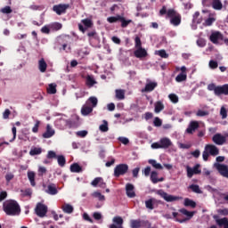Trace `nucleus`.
I'll use <instances>...</instances> for the list:
<instances>
[{
	"label": "nucleus",
	"mask_w": 228,
	"mask_h": 228,
	"mask_svg": "<svg viewBox=\"0 0 228 228\" xmlns=\"http://www.w3.org/2000/svg\"><path fill=\"white\" fill-rule=\"evenodd\" d=\"M45 192L48 193V195H56L58 193V189L56 188V184L50 183L47 186V190H45Z\"/></svg>",
	"instance_id": "5701e85b"
},
{
	"label": "nucleus",
	"mask_w": 228,
	"mask_h": 228,
	"mask_svg": "<svg viewBox=\"0 0 228 228\" xmlns=\"http://www.w3.org/2000/svg\"><path fill=\"white\" fill-rule=\"evenodd\" d=\"M214 220H216V224L218 227H224V228H228V218L224 217V218H218V216H214Z\"/></svg>",
	"instance_id": "f3484780"
},
{
	"label": "nucleus",
	"mask_w": 228,
	"mask_h": 228,
	"mask_svg": "<svg viewBox=\"0 0 228 228\" xmlns=\"http://www.w3.org/2000/svg\"><path fill=\"white\" fill-rule=\"evenodd\" d=\"M216 21V19L213 18V17H209L208 18L204 23L203 26L205 27H209V26H213V23Z\"/></svg>",
	"instance_id": "58836bf2"
},
{
	"label": "nucleus",
	"mask_w": 228,
	"mask_h": 228,
	"mask_svg": "<svg viewBox=\"0 0 228 228\" xmlns=\"http://www.w3.org/2000/svg\"><path fill=\"white\" fill-rule=\"evenodd\" d=\"M208 65L212 69H218V62L216 61H214V60L209 61Z\"/></svg>",
	"instance_id": "13d9d810"
},
{
	"label": "nucleus",
	"mask_w": 228,
	"mask_h": 228,
	"mask_svg": "<svg viewBox=\"0 0 228 228\" xmlns=\"http://www.w3.org/2000/svg\"><path fill=\"white\" fill-rule=\"evenodd\" d=\"M46 158L48 159H54V158H58V157L56 156V152H54L53 151H49L48 153H47Z\"/></svg>",
	"instance_id": "052dcab7"
},
{
	"label": "nucleus",
	"mask_w": 228,
	"mask_h": 228,
	"mask_svg": "<svg viewBox=\"0 0 228 228\" xmlns=\"http://www.w3.org/2000/svg\"><path fill=\"white\" fill-rule=\"evenodd\" d=\"M153 124L155 126V127H161V126L163 125V121L159 118H155Z\"/></svg>",
	"instance_id": "5fc2aeb1"
},
{
	"label": "nucleus",
	"mask_w": 228,
	"mask_h": 228,
	"mask_svg": "<svg viewBox=\"0 0 228 228\" xmlns=\"http://www.w3.org/2000/svg\"><path fill=\"white\" fill-rule=\"evenodd\" d=\"M20 191H21L23 197H31L32 192H31L30 189L21 190Z\"/></svg>",
	"instance_id": "e2e57ef3"
},
{
	"label": "nucleus",
	"mask_w": 228,
	"mask_h": 228,
	"mask_svg": "<svg viewBox=\"0 0 228 228\" xmlns=\"http://www.w3.org/2000/svg\"><path fill=\"white\" fill-rule=\"evenodd\" d=\"M112 222L113 224H110L109 228H124V219L122 216H114Z\"/></svg>",
	"instance_id": "1a4fd4ad"
},
{
	"label": "nucleus",
	"mask_w": 228,
	"mask_h": 228,
	"mask_svg": "<svg viewBox=\"0 0 228 228\" xmlns=\"http://www.w3.org/2000/svg\"><path fill=\"white\" fill-rule=\"evenodd\" d=\"M61 209L63 213H67L68 215L74 213V207H72V205L69 203H65L64 205H62Z\"/></svg>",
	"instance_id": "393cba45"
},
{
	"label": "nucleus",
	"mask_w": 228,
	"mask_h": 228,
	"mask_svg": "<svg viewBox=\"0 0 228 228\" xmlns=\"http://www.w3.org/2000/svg\"><path fill=\"white\" fill-rule=\"evenodd\" d=\"M134 56H135V58H143V48H136V50L134 52Z\"/></svg>",
	"instance_id": "e433bc0d"
},
{
	"label": "nucleus",
	"mask_w": 228,
	"mask_h": 228,
	"mask_svg": "<svg viewBox=\"0 0 228 228\" xmlns=\"http://www.w3.org/2000/svg\"><path fill=\"white\" fill-rule=\"evenodd\" d=\"M88 102H91V104H92L91 108H95L97 106L98 100L95 96H91L88 99Z\"/></svg>",
	"instance_id": "09e8293b"
},
{
	"label": "nucleus",
	"mask_w": 228,
	"mask_h": 228,
	"mask_svg": "<svg viewBox=\"0 0 228 228\" xmlns=\"http://www.w3.org/2000/svg\"><path fill=\"white\" fill-rule=\"evenodd\" d=\"M69 4H57V5H53V12H55V13H57V15H61V13H65L68 10V8H69Z\"/></svg>",
	"instance_id": "ddd939ff"
},
{
	"label": "nucleus",
	"mask_w": 228,
	"mask_h": 228,
	"mask_svg": "<svg viewBox=\"0 0 228 228\" xmlns=\"http://www.w3.org/2000/svg\"><path fill=\"white\" fill-rule=\"evenodd\" d=\"M134 42H135V49L142 47V40L140 39L139 37H135Z\"/></svg>",
	"instance_id": "0e129e2a"
},
{
	"label": "nucleus",
	"mask_w": 228,
	"mask_h": 228,
	"mask_svg": "<svg viewBox=\"0 0 228 228\" xmlns=\"http://www.w3.org/2000/svg\"><path fill=\"white\" fill-rule=\"evenodd\" d=\"M157 193L162 199H164V200H166V202H175V200H179V197L174 196V195H170V194L165 192V191H163V190L158 191Z\"/></svg>",
	"instance_id": "0eeeda50"
},
{
	"label": "nucleus",
	"mask_w": 228,
	"mask_h": 228,
	"mask_svg": "<svg viewBox=\"0 0 228 228\" xmlns=\"http://www.w3.org/2000/svg\"><path fill=\"white\" fill-rule=\"evenodd\" d=\"M168 98L170 99L171 102H174V104H177V102H179V97L176 96V94H171L168 95Z\"/></svg>",
	"instance_id": "49530a36"
},
{
	"label": "nucleus",
	"mask_w": 228,
	"mask_h": 228,
	"mask_svg": "<svg viewBox=\"0 0 228 228\" xmlns=\"http://www.w3.org/2000/svg\"><path fill=\"white\" fill-rule=\"evenodd\" d=\"M70 172H72L73 174H79L83 172V167H81V166H79V164L77 163H73L70 166Z\"/></svg>",
	"instance_id": "bb28decb"
},
{
	"label": "nucleus",
	"mask_w": 228,
	"mask_h": 228,
	"mask_svg": "<svg viewBox=\"0 0 228 228\" xmlns=\"http://www.w3.org/2000/svg\"><path fill=\"white\" fill-rule=\"evenodd\" d=\"M101 181H102V177H96L93 180L91 184H92V186H94L95 188V187L99 186V183H101Z\"/></svg>",
	"instance_id": "864d4df0"
},
{
	"label": "nucleus",
	"mask_w": 228,
	"mask_h": 228,
	"mask_svg": "<svg viewBox=\"0 0 228 228\" xmlns=\"http://www.w3.org/2000/svg\"><path fill=\"white\" fill-rule=\"evenodd\" d=\"M131 227L132 228H140V227H142V222H140L139 220H132Z\"/></svg>",
	"instance_id": "de8ad7c7"
},
{
	"label": "nucleus",
	"mask_w": 228,
	"mask_h": 228,
	"mask_svg": "<svg viewBox=\"0 0 228 228\" xmlns=\"http://www.w3.org/2000/svg\"><path fill=\"white\" fill-rule=\"evenodd\" d=\"M209 40L212 44L216 45H218V40H224V34L220 31L212 32L209 37Z\"/></svg>",
	"instance_id": "9b49d317"
},
{
	"label": "nucleus",
	"mask_w": 228,
	"mask_h": 228,
	"mask_svg": "<svg viewBox=\"0 0 228 228\" xmlns=\"http://www.w3.org/2000/svg\"><path fill=\"white\" fill-rule=\"evenodd\" d=\"M3 209L8 216H17L20 215V205L14 200H9L4 202Z\"/></svg>",
	"instance_id": "f257e3e1"
},
{
	"label": "nucleus",
	"mask_w": 228,
	"mask_h": 228,
	"mask_svg": "<svg viewBox=\"0 0 228 228\" xmlns=\"http://www.w3.org/2000/svg\"><path fill=\"white\" fill-rule=\"evenodd\" d=\"M217 213H219V215H223V216H228V208L219 209V210H217Z\"/></svg>",
	"instance_id": "774afa93"
},
{
	"label": "nucleus",
	"mask_w": 228,
	"mask_h": 228,
	"mask_svg": "<svg viewBox=\"0 0 228 228\" xmlns=\"http://www.w3.org/2000/svg\"><path fill=\"white\" fill-rule=\"evenodd\" d=\"M202 4L207 8L212 7L213 10H216L218 12L224 8L222 0H202Z\"/></svg>",
	"instance_id": "39448f33"
},
{
	"label": "nucleus",
	"mask_w": 228,
	"mask_h": 228,
	"mask_svg": "<svg viewBox=\"0 0 228 228\" xmlns=\"http://www.w3.org/2000/svg\"><path fill=\"white\" fill-rule=\"evenodd\" d=\"M172 141L168 137H163L159 142L151 143V149H169Z\"/></svg>",
	"instance_id": "20e7f679"
},
{
	"label": "nucleus",
	"mask_w": 228,
	"mask_h": 228,
	"mask_svg": "<svg viewBox=\"0 0 228 228\" xmlns=\"http://www.w3.org/2000/svg\"><path fill=\"white\" fill-rule=\"evenodd\" d=\"M126 191L129 199H134V197H136V193L134 192V185H133V183H126Z\"/></svg>",
	"instance_id": "a211bd4d"
},
{
	"label": "nucleus",
	"mask_w": 228,
	"mask_h": 228,
	"mask_svg": "<svg viewBox=\"0 0 228 228\" xmlns=\"http://www.w3.org/2000/svg\"><path fill=\"white\" fill-rule=\"evenodd\" d=\"M148 163L151 165L153 168H156V170H163V166L154 159H150Z\"/></svg>",
	"instance_id": "c756f323"
},
{
	"label": "nucleus",
	"mask_w": 228,
	"mask_h": 228,
	"mask_svg": "<svg viewBox=\"0 0 228 228\" xmlns=\"http://www.w3.org/2000/svg\"><path fill=\"white\" fill-rule=\"evenodd\" d=\"M82 24H84L85 28L88 29V28H92L94 26V22H92V20L90 19H84L82 20Z\"/></svg>",
	"instance_id": "37998d69"
},
{
	"label": "nucleus",
	"mask_w": 228,
	"mask_h": 228,
	"mask_svg": "<svg viewBox=\"0 0 228 228\" xmlns=\"http://www.w3.org/2000/svg\"><path fill=\"white\" fill-rule=\"evenodd\" d=\"M38 69L40 72H45V70H47V62H45V60L41 59L38 61Z\"/></svg>",
	"instance_id": "c85d7f7f"
},
{
	"label": "nucleus",
	"mask_w": 228,
	"mask_h": 228,
	"mask_svg": "<svg viewBox=\"0 0 228 228\" xmlns=\"http://www.w3.org/2000/svg\"><path fill=\"white\" fill-rule=\"evenodd\" d=\"M121 16L120 15H117V16H111L107 18L108 22H110V24H113L114 22H118V20H120Z\"/></svg>",
	"instance_id": "c03bdc74"
},
{
	"label": "nucleus",
	"mask_w": 228,
	"mask_h": 228,
	"mask_svg": "<svg viewBox=\"0 0 228 228\" xmlns=\"http://www.w3.org/2000/svg\"><path fill=\"white\" fill-rule=\"evenodd\" d=\"M157 86H158V82H152V81L147 80L143 92H146V93L154 92V89Z\"/></svg>",
	"instance_id": "aec40b11"
},
{
	"label": "nucleus",
	"mask_w": 228,
	"mask_h": 228,
	"mask_svg": "<svg viewBox=\"0 0 228 228\" xmlns=\"http://www.w3.org/2000/svg\"><path fill=\"white\" fill-rule=\"evenodd\" d=\"M51 28H52V29H54L55 31H60V29H61V28H62V25H61V23L55 22L51 25Z\"/></svg>",
	"instance_id": "3c124183"
},
{
	"label": "nucleus",
	"mask_w": 228,
	"mask_h": 228,
	"mask_svg": "<svg viewBox=\"0 0 228 228\" xmlns=\"http://www.w3.org/2000/svg\"><path fill=\"white\" fill-rule=\"evenodd\" d=\"M27 175L31 186H37V183L35 182V177L37 175L35 174V172L28 171Z\"/></svg>",
	"instance_id": "cd10ccee"
},
{
	"label": "nucleus",
	"mask_w": 228,
	"mask_h": 228,
	"mask_svg": "<svg viewBox=\"0 0 228 228\" xmlns=\"http://www.w3.org/2000/svg\"><path fill=\"white\" fill-rule=\"evenodd\" d=\"M216 95H228V84L217 86V88L216 89Z\"/></svg>",
	"instance_id": "2eb2a0df"
},
{
	"label": "nucleus",
	"mask_w": 228,
	"mask_h": 228,
	"mask_svg": "<svg viewBox=\"0 0 228 228\" xmlns=\"http://www.w3.org/2000/svg\"><path fill=\"white\" fill-rule=\"evenodd\" d=\"M192 171L195 175H199L200 174L202 171L200 170V164H196L193 168Z\"/></svg>",
	"instance_id": "bf43d9fd"
},
{
	"label": "nucleus",
	"mask_w": 228,
	"mask_h": 228,
	"mask_svg": "<svg viewBox=\"0 0 228 228\" xmlns=\"http://www.w3.org/2000/svg\"><path fill=\"white\" fill-rule=\"evenodd\" d=\"M199 127H200V124L199 123V121L192 120L189 123L185 133H187V134H193V133H195L197 129H199Z\"/></svg>",
	"instance_id": "9d476101"
},
{
	"label": "nucleus",
	"mask_w": 228,
	"mask_h": 228,
	"mask_svg": "<svg viewBox=\"0 0 228 228\" xmlns=\"http://www.w3.org/2000/svg\"><path fill=\"white\" fill-rule=\"evenodd\" d=\"M217 88H218V86H216V85H215V84H209L208 86V90H209L210 92H214L215 95H216Z\"/></svg>",
	"instance_id": "6e6d98bb"
},
{
	"label": "nucleus",
	"mask_w": 228,
	"mask_h": 228,
	"mask_svg": "<svg viewBox=\"0 0 228 228\" xmlns=\"http://www.w3.org/2000/svg\"><path fill=\"white\" fill-rule=\"evenodd\" d=\"M119 22H121V28H127L131 24V20H126V18H119Z\"/></svg>",
	"instance_id": "ea45409f"
},
{
	"label": "nucleus",
	"mask_w": 228,
	"mask_h": 228,
	"mask_svg": "<svg viewBox=\"0 0 228 228\" xmlns=\"http://www.w3.org/2000/svg\"><path fill=\"white\" fill-rule=\"evenodd\" d=\"M86 85L89 86V88H92L94 85H97V82L95 81L94 78H93L92 76H87L86 80Z\"/></svg>",
	"instance_id": "72a5a7b5"
},
{
	"label": "nucleus",
	"mask_w": 228,
	"mask_h": 228,
	"mask_svg": "<svg viewBox=\"0 0 228 228\" xmlns=\"http://www.w3.org/2000/svg\"><path fill=\"white\" fill-rule=\"evenodd\" d=\"M167 18L170 19V24L172 26H180L183 20L181 13H179L175 9L167 10Z\"/></svg>",
	"instance_id": "7ed1b4c3"
},
{
	"label": "nucleus",
	"mask_w": 228,
	"mask_h": 228,
	"mask_svg": "<svg viewBox=\"0 0 228 228\" xmlns=\"http://www.w3.org/2000/svg\"><path fill=\"white\" fill-rule=\"evenodd\" d=\"M212 142L216 143V145H224V143L227 142V137L222 135V134H216L212 137Z\"/></svg>",
	"instance_id": "f8f14e48"
},
{
	"label": "nucleus",
	"mask_w": 228,
	"mask_h": 228,
	"mask_svg": "<svg viewBox=\"0 0 228 228\" xmlns=\"http://www.w3.org/2000/svg\"><path fill=\"white\" fill-rule=\"evenodd\" d=\"M220 115H221L222 118H227V110L225 109V107L221 108Z\"/></svg>",
	"instance_id": "680f3d73"
},
{
	"label": "nucleus",
	"mask_w": 228,
	"mask_h": 228,
	"mask_svg": "<svg viewBox=\"0 0 228 228\" xmlns=\"http://www.w3.org/2000/svg\"><path fill=\"white\" fill-rule=\"evenodd\" d=\"M189 189L191 190V191H193L194 193H202L200 187L197 184H191L189 186Z\"/></svg>",
	"instance_id": "a19ab883"
},
{
	"label": "nucleus",
	"mask_w": 228,
	"mask_h": 228,
	"mask_svg": "<svg viewBox=\"0 0 228 228\" xmlns=\"http://www.w3.org/2000/svg\"><path fill=\"white\" fill-rule=\"evenodd\" d=\"M2 13H12V7L10 6H5L1 9Z\"/></svg>",
	"instance_id": "338daca9"
},
{
	"label": "nucleus",
	"mask_w": 228,
	"mask_h": 228,
	"mask_svg": "<svg viewBox=\"0 0 228 228\" xmlns=\"http://www.w3.org/2000/svg\"><path fill=\"white\" fill-rule=\"evenodd\" d=\"M116 97L119 101H124V99H126V93L122 89H117L116 90Z\"/></svg>",
	"instance_id": "2f4dec72"
},
{
	"label": "nucleus",
	"mask_w": 228,
	"mask_h": 228,
	"mask_svg": "<svg viewBox=\"0 0 228 228\" xmlns=\"http://www.w3.org/2000/svg\"><path fill=\"white\" fill-rule=\"evenodd\" d=\"M186 170H187V177H189V179H191L193 177V175L195 174L193 172V169L190 167V166H186Z\"/></svg>",
	"instance_id": "603ef678"
},
{
	"label": "nucleus",
	"mask_w": 228,
	"mask_h": 228,
	"mask_svg": "<svg viewBox=\"0 0 228 228\" xmlns=\"http://www.w3.org/2000/svg\"><path fill=\"white\" fill-rule=\"evenodd\" d=\"M150 179L153 184H158V183H163L165 181V177L158 178V171H152Z\"/></svg>",
	"instance_id": "412c9836"
},
{
	"label": "nucleus",
	"mask_w": 228,
	"mask_h": 228,
	"mask_svg": "<svg viewBox=\"0 0 228 228\" xmlns=\"http://www.w3.org/2000/svg\"><path fill=\"white\" fill-rule=\"evenodd\" d=\"M205 149L209 152L210 156H218L220 154V150L215 144H207Z\"/></svg>",
	"instance_id": "4468645a"
},
{
	"label": "nucleus",
	"mask_w": 228,
	"mask_h": 228,
	"mask_svg": "<svg viewBox=\"0 0 228 228\" xmlns=\"http://www.w3.org/2000/svg\"><path fill=\"white\" fill-rule=\"evenodd\" d=\"M187 216L186 218H181V214ZM179 213L173 212V216L175 218L176 222H179V224H184V222H188V220H191L193 218V216L195 215V212L193 211H188L186 208H181L179 210Z\"/></svg>",
	"instance_id": "f03ea898"
},
{
	"label": "nucleus",
	"mask_w": 228,
	"mask_h": 228,
	"mask_svg": "<svg viewBox=\"0 0 228 228\" xmlns=\"http://www.w3.org/2000/svg\"><path fill=\"white\" fill-rule=\"evenodd\" d=\"M40 154H42V148L34 147V148H31L29 151L30 156H38Z\"/></svg>",
	"instance_id": "f704fd0d"
},
{
	"label": "nucleus",
	"mask_w": 228,
	"mask_h": 228,
	"mask_svg": "<svg viewBox=\"0 0 228 228\" xmlns=\"http://www.w3.org/2000/svg\"><path fill=\"white\" fill-rule=\"evenodd\" d=\"M48 94H56V85L55 84H50L49 87L47 89Z\"/></svg>",
	"instance_id": "a18cd8bd"
},
{
	"label": "nucleus",
	"mask_w": 228,
	"mask_h": 228,
	"mask_svg": "<svg viewBox=\"0 0 228 228\" xmlns=\"http://www.w3.org/2000/svg\"><path fill=\"white\" fill-rule=\"evenodd\" d=\"M92 197H94V199H98L101 201H104L106 200V198L104 197V195H102L101 192L99 191H94L92 193Z\"/></svg>",
	"instance_id": "4c0bfd02"
},
{
	"label": "nucleus",
	"mask_w": 228,
	"mask_h": 228,
	"mask_svg": "<svg viewBox=\"0 0 228 228\" xmlns=\"http://www.w3.org/2000/svg\"><path fill=\"white\" fill-rule=\"evenodd\" d=\"M216 168H217L219 174H221L223 175V177H226V179H228V166L227 165L217 164Z\"/></svg>",
	"instance_id": "6ab92c4d"
},
{
	"label": "nucleus",
	"mask_w": 228,
	"mask_h": 228,
	"mask_svg": "<svg viewBox=\"0 0 228 228\" xmlns=\"http://www.w3.org/2000/svg\"><path fill=\"white\" fill-rule=\"evenodd\" d=\"M155 204H156V200H154V199H150L145 201V207L147 208V209H150L151 211H152V209H154Z\"/></svg>",
	"instance_id": "7c9ffc66"
},
{
	"label": "nucleus",
	"mask_w": 228,
	"mask_h": 228,
	"mask_svg": "<svg viewBox=\"0 0 228 228\" xmlns=\"http://www.w3.org/2000/svg\"><path fill=\"white\" fill-rule=\"evenodd\" d=\"M165 110V105H163V102H157L155 103V113H160V111H163Z\"/></svg>",
	"instance_id": "c9c22d12"
},
{
	"label": "nucleus",
	"mask_w": 228,
	"mask_h": 228,
	"mask_svg": "<svg viewBox=\"0 0 228 228\" xmlns=\"http://www.w3.org/2000/svg\"><path fill=\"white\" fill-rule=\"evenodd\" d=\"M38 127H40V120H36V124L32 128V132L38 133Z\"/></svg>",
	"instance_id": "69168bd1"
},
{
	"label": "nucleus",
	"mask_w": 228,
	"mask_h": 228,
	"mask_svg": "<svg viewBox=\"0 0 228 228\" xmlns=\"http://www.w3.org/2000/svg\"><path fill=\"white\" fill-rule=\"evenodd\" d=\"M129 170L127 164H118L114 168V177H120V175H126Z\"/></svg>",
	"instance_id": "423d86ee"
},
{
	"label": "nucleus",
	"mask_w": 228,
	"mask_h": 228,
	"mask_svg": "<svg viewBox=\"0 0 228 228\" xmlns=\"http://www.w3.org/2000/svg\"><path fill=\"white\" fill-rule=\"evenodd\" d=\"M100 131H102V133H107L108 131V122L104 121V124L101 125L99 127Z\"/></svg>",
	"instance_id": "4d7b16f0"
},
{
	"label": "nucleus",
	"mask_w": 228,
	"mask_h": 228,
	"mask_svg": "<svg viewBox=\"0 0 228 228\" xmlns=\"http://www.w3.org/2000/svg\"><path fill=\"white\" fill-rule=\"evenodd\" d=\"M197 117H208L209 115V111L199 110L196 113Z\"/></svg>",
	"instance_id": "8fccbe9b"
},
{
	"label": "nucleus",
	"mask_w": 228,
	"mask_h": 228,
	"mask_svg": "<svg viewBox=\"0 0 228 228\" xmlns=\"http://www.w3.org/2000/svg\"><path fill=\"white\" fill-rule=\"evenodd\" d=\"M35 211L37 216H39L40 218H44V216L47 215V206L42 203H37Z\"/></svg>",
	"instance_id": "6e6552de"
},
{
	"label": "nucleus",
	"mask_w": 228,
	"mask_h": 228,
	"mask_svg": "<svg viewBox=\"0 0 228 228\" xmlns=\"http://www.w3.org/2000/svg\"><path fill=\"white\" fill-rule=\"evenodd\" d=\"M54 134H56V131H54L53 129V126L50 124L46 125V130L45 133H43L42 136L44 138H53V136H54Z\"/></svg>",
	"instance_id": "dca6fc26"
},
{
	"label": "nucleus",
	"mask_w": 228,
	"mask_h": 228,
	"mask_svg": "<svg viewBox=\"0 0 228 228\" xmlns=\"http://www.w3.org/2000/svg\"><path fill=\"white\" fill-rule=\"evenodd\" d=\"M57 161H58V165L59 167H65L66 163H67V159H65V156L63 155H59L57 156Z\"/></svg>",
	"instance_id": "473e14b6"
},
{
	"label": "nucleus",
	"mask_w": 228,
	"mask_h": 228,
	"mask_svg": "<svg viewBox=\"0 0 228 228\" xmlns=\"http://www.w3.org/2000/svg\"><path fill=\"white\" fill-rule=\"evenodd\" d=\"M183 206H185V208H191L192 209H195V208H197V203L193 200H190V198H185Z\"/></svg>",
	"instance_id": "b1692460"
},
{
	"label": "nucleus",
	"mask_w": 228,
	"mask_h": 228,
	"mask_svg": "<svg viewBox=\"0 0 228 228\" xmlns=\"http://www.w3.org/2000/svg\"><path fill=\"white\" fill-rule=\"evenodd\" d=\"M75 118L76 120L74 119L66 120V124L69 128H76L79 126V123H78L79 117L76 116Z\"/></svg>",
	"instance_id": "4be33fe9"
},
{
	"label": "nucleus",
	"mask_w": 228,
	"mask_h": 228,
	"mask_svg": "<svg viewBox=\"0 0 228 228\" xmlns=\"http://www.w3.org/2000/svg\"><path fill=\"white\" fill-rule=\"evenodd\" d=\"M94 111V107H90L88 105H83L81 109V113L84 117H86L87 115H90Z\"/></svg>",
	"instance_id": "a878e982"
},
{
	"label": "nucleus",
	"mask_w": 228,
	"mask_h": 228,
	"mask_svg": "<svg viewBox=\"0 0 228 228\" xmlns=\"http://www.w3.org/2000/svg\"><path fill=\"white\" fill-rule=\"evenodd\" d=\"M186 77H187L186 74H184V73H180V74H178V75L176 76L175 81H176L177 83H183V81H186Z\"/></svg>",
	"instance_id": "79ce46f5"
}]
</instances>
